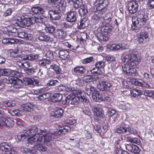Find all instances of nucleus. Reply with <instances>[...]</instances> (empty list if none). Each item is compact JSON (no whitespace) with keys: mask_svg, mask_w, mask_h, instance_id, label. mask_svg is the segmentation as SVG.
Masks as SVG:
<instances>
[{"mask_svg":"<svg viewBox=\"0 0 154 154\" xmlns=\"http://www.w3.org/2000/svg\"><path fill=\"white\" fill-rule=\"evenodd\" d=\"M140 57L134 54H126L123 57L124 61L126 62L122 66L123 72L128 75H135L136 69L133 67L137 66L140 61Z\"/></svg>","mask_w":154,"mask_h":154,"instance_id":"1","label":"nucleus"},{"mask_svg":"<svg viewBox=\"0 0 154 154\" xmlns=\"http://www.w3.org/2000/svg\"><path fill=\"white\" fill-rule=\"evenodd\" d=\"M84 93L79 91L77 93V96L75 95V93H73L72 94L66 96L65 100L62 101V103L64 105H77L80 100L85 103H88L89 100L84 96Z\"/></svg>","mask_w":154,"mask_h":154,"instance_id":"2","label":"nucleus"},{"mask_svg":"<svg viewBox=\"0 0 154 154\" xmlns=\"http://www.w3.org/2000/svg\"><path fill=\"white\" fill-rule=\"evenodd\" d=\"M148 17L145 15L139 14L137 17L133 16L132 18V23L131 28L132 30H137L143 27L146 28L145 24L147 20Z\"/></svg>","mask_w":154,"mask_h":154,"instance_id":"3","label":"nucleus"},{"mask_svg":"<svg viewBox=\"0 0 154 154\" xmlns=\"http://www.w3.org/2000/svg\"><path fill=\"white\" fill-rule=\"evenodd\" d=\"M25 134L28 136L33 135L35 134L41 135L43 133H45L47 132L46 129L42 130L38 128L36 125H32L29 126L25 130Z\"/></svg>","mask_w":154,"mask_h":154,"instance_id":"4","label":"nucleus"},{"mask_svg":"<svg viewBox=\"0 0 154 154\" xmlns=\"http://www.w3.org/2000/svg\"><path fill=\"white\" fill-rule=\"evenodd\" d=\"M7 82L8 84H13L14 87L16 88H20L22 86V81L17 77H9Z\"/></svg>","mask_w":154,"mask_h":154,"instance_id":"5","label":"nucleus"},{"mask_svg":"<svg viewBox=\"0 0 154 154\" xmlns=\"http://www.w3.org/2000/svg\"><path fill=\"white\" fill-rule=\"evenodd\" d=\"M77 13L75 11H70L67 13L66 20L68 22H75L77 19Z\"/></svg>","mask_w":154,"mask_h":154,"instance_id":"6","label":"nucleus"},{"mask_svg":"<svg viewBox=\"0 0 154 154\" xmlns=\"http://www.w3.org/2000/svg\"><path fill=\"white\" fill-rule=\"evenodd\" d=\"M94 114V117L98 119H101L104 116V112L102 108L97 107L93 108Z\"/></svg>","mask_w":154,"mask_h":154,"instance_id":"7","label":"nucleus"},{"mask_svg":"<svg viewBox=\"0 0 154 154\" xmlns=\"http://www.w3.org/2000/svg\"><path fill=\"white\" fill-rule=\"evenodd\" d=\"M59 10H50L48 11V13L50 16L51 20H58L60 18V12Z\"/></svg>","mask_w":154,"mask_h":154,"instance_id":"8","label":"nucleus"},{"mask_svg":"<svg viewBox=\"0 0 154 154\" xmlns=\"http://www.w3.org/2000/svg\"><path fill=\"white\" fill-rule=\"evenodd\" d=\"M149 38L148 34L146 32H141L140 33L138 41L141 43H145L148 42Z\"/></svg>","mask_w":154,"mask_h":154,"instance_id":"9","label":"nucleus"},{"mask_svg":"<svg viewBox=\"0 0 154 154\" xmlns=\"http://www.w3.org/2000/svg\"><path fill=\"white\" fill-rule=\"evenodd\" d=\"M128 10L130 13L134 14L137 11L138 5L136 2H130L128 4Z\"/></svg>","mask_w":154,"mask_h":154,"instance_id":"10","label":"nucleus"},{"mask_svg":"<svg viewBox=\"0 0 154 154\" xmlns=\"http://www.w3.org/2000/svg\"><path fill=\"white\" fill-rule=\"evenodd\" d=\"M17 24L21 27L25 28L30 26V23L28 21V18L22 19L20 17L17 18Z\"/></svg>","mask_w":154,"mask_h":154,"instance_id":"11","label":"nucleus"},{"mask_svg":"<svg viewBox=\"0 0 154 154\" xmlns=\"http://www.w3.org/2000/svg\"><path fill=\"white\" fill-rule=\"evenodd\" d=\"M2 121L3 125L7 127H12L14 124L13 119L11 117L8 118L6 116L2 119Z\"/></svg>","mask_w":154,"mask_h":154,"instance_id":"12","label":"nucleus"},{"mask_svg":"<svg viewBox=\"0 0 154 154\" xmlns=\"http://www.w3.org/2000/svg\"><path fill=\"white\" fill-rule=\"evenodd\" d=\"M111 84L106 81H100L99 84L97 85V87L98 89L102 91H105L111 86Z\"/></svg>","mask_w":154,"mask_h":154,"instance_id":"13","label":"nucleus"},{"mask_svg":"<svg viewBox=\"0 0 154 154\" xmlns=\"http://www.w3.org/2000/svg\"><path fill=\"white\" fill-rule=\"evenodd\" d=\"M125 147L129 152L135 154L139 153L140 151L138 147L132 144H127L125 145Z\"/></svg>","mask_w":154,"mask_h":154,"instance_id":"14","label":"nucleus"},{"mask_svg":"<svg viewBox=\"0 0 154 154\" xmlns=\"http://www.w3.org/2000/svg\"><path fill=\"white\" fill-rule=\"evenodd\" d=\"M105 60L103 56L99 57L95 66L96 68L98 70L100 68H104L105 66Z\"/></svg>","mask_w":154,"mask_h":154,"instance_id":"15","label":"nucleus"},{"mask_svg":"<svg viewBox=\"0 0 154 154\" xmlns=\"http://www.w3.org/2000/svg\"><path fill=\"white\" fill-rule=\"evenodd\" d=\"M42 137V139L44 138L43 143L45 145L48 146H51V145L52 137L51 134H47L45 135L41 136Z\"/></svg>","mask_w":154,"mask_h":154,"instance_id":"16","label":"nucleus"},{"mask_svg":"<svg viewBox=\"0 0 154 154\" xmlns=\"http://www.w3.org/2000/svg\"><path fill=\"white\" fill-rule=\"evenodd\" d=\"M63 112V110L61 107H57L55 110L51 113V116L54 118H59L61 117Z\"/></svg>","mask_w":154,"mask_h":154,"instance_id":"17","label":"nucleus"},{"mask_svg":"<svg viewBox=\"0 0 154 154\" xmlns=\"http://www.w3.org/2000/svg\"><path fill=\"white\" fill-rule=\"evenodd\" d=\"M72 71L74 75H82L85 73V70L82 66H76L72 69Z\"/></svg>","mask_w":154,"mask_h":154,"instance_id":"18","label":"nucleus"},{"mask_svg":"<svg viewBox=\"0 0 154 154\" xmlns=\"http://www.w3.org/2000/svg\"><path fill=\"white\" fill-rule=\"evenodd\" d=\"M42 140V137H38L34 136L29 138L27 139L28 142L31 144H32L35 143H37L39 142H41Z\"/></svg>","mask_w":154,"mask_h":154,"instance_id":"19","label":"nucleus"},{"mask_svg":"<svg viewBox=\"0 0 154 154\" xmlns=\"http://www.w3.org/2000/svg\"><path fill=\"white\" fill-rule=\"evenodd\" d=\"M2 106L7 108L13 107L16 106V103L14 101L5 100L2 102Z\"/></svg>","mask_w":154,"mask_h":154,"instance_id":"20","label":"nucleus"},{"mask_svg":"<svg viewBox=\"0 0 154 154\" xmlns=\"http://www.w3.org/2000/svg\"><path fill=\"white\" fill-rule=\"evenodd\" d=\"M31 10L34 14L38 15H43L45 13L44 10L39 7H33L32 8Z\"/></svg>","mask_w":154,"mask_h":154,"instance_id":"21","label":"nucleus"},{"mask_svg":"<svg viewBox=\"0 0 154 154\" xmlns=\"http://www.w3.org/2000/svg\"><path fill=\"white\" fill-rule=\"evenodd\" d=\"M35 104L31 103H28L23 104L21 106V109L24 111H30L33 109V108L35 106Z\"/></svg>","mask_w":154,"mask_h":154,"instance_id":"22","label":"nucleus"},{"mask_svg":"<svg viewBox=\"0 0 154 154\" xmlns=\"http://www.w3.org/2000/svg\"><path fill=\"white\" fill-rule=\"evenodd\" d=\"M63 98V95L60 93H56L54 94L51 98V101L54 102H59Z\"/></svg>","mask_w":154,"mask_h":154,"instance_id":"23","label":"nucleus"},{"mask_svg":"<svg viewBox=\"0 0 154 154\" xmlns=\"http://www.w3.org/2000/svg\"><path fill=\"white\" fill-rule=\"evenodd\" d=\"M58 54L60 57L63 60H66L69 57V52L66 50H60Z\"/></svg>","mask_w":154,"mask_h":154,"instance_id":"24","label":"nucleus"},{"mask_svg":"<svg viewBox=\"0 0 154 154\" xmlns=\"http://www.w3.org/2000/svg\"><path fill=\"white\" fill-rule=\"evenodd\" d=\"M18 36L21 38H23L29 40H31L32 38V35L30 34H28L23 31L18 32Z\"/></svg>","mask_w":154,"mask_h":154,"instance_id":"25","label":"nucleus"},{"mask_svg":"<svg viewBox=\"0 0 154 154\" xmlns=\"http://www.w3.org/2000/svg\"><path fill=\"white\" fill-rule=\"evenodd\" d=\"M88 21L86 18H83L81 20L80 25L78 24L77 28L80 29H85L88 26Z\"/></svg>","mask_w":154,"mask_h":154,"instance_id":"26","label":"nucleus"},{"mask_svg":"<svg viewBox=\"0 0 154 154\" xmlns=\"http://www.w3.org/2000/svg\"><path fill=\"white\" fill-rule=\"evenodd\" d=\"M113 27L110 25L103 26L101 28V31L104 32L105 35L108 34L112 32Z\"/></svg>","mask_w":154,"mask_h":154,"instance_id":"27","label":"nucleus"},{"mask_svg":"<svg viewBox=\"0 0 154 154\" xmlns=\"http://www.w3.org/2000/svg\"><path fill=\"white\" fill-rule=\"evenodd\" d=\"M85 89L88 95H90L94 92L97 89L91 85H87L85 88Z\"/></svg>","mask_w":154,"mask_h":154,"instance_id":"28","label":"nucleus"},{"mask_svg":"<svg viewBox=\"0 0 154 154\" xmlns=\"http://www.w3.org/2000/svg\"><path fill=\"white\" fill-rule=\"evenodd\" d=\"M152 85V79H149L148 83L141 80L140 82L139 86L144 87L146 88H151Z\"/></svg>","mask_w":154,"mask_h":154,"instance_id":"29","label":"nucleus"},{"mask_svg":"<svg viewBox=\"0 0 154 154\" xmlns=\"http://www.w3.org/2000/svg\"><path fill=\"white\" fill-rule=\"evenodd\" d=\"M92 97L93 100L99 102L100 100H101V97L100 94L99 92L96 90L95 91L92 93Z\"/></svg>","mask_w":154,"mask_h":154,"instance_id":"30","label":"nucleus"},{"mask_svg":"<svg viewBox=\"0 0 154 154\" xmlns=\"http://www.w3.org/2000/svg\"><path fill=\"white\" fill-rule=\"evenodd\" d=\"M98 40L100 41L105 42L109 39L108 36L104 35L101 33L98 32L95 34Z\"/></svg>","mask_w":154,"mask_h":154,"instance_id":"31","label":"nucleus"},{"mask_svg":"<svg viewBox=\"0 0 154 154\" xmlns=\"http://www.w3.org/2000/svg\"><path fill=\"white\" fill-rule=\"evenodd\" d=\"M38 38L41 41L45 42L49 41L51 39V38L49 36L45 35L42 33H41L39 34Z\"/></svg>","mask_w":154,"mask_h":154,"instance_id":"32","label":"nucleus"},{"mask_svg":"<svg viewBox=\"0 0 154 154\" xmlns=\"http://www.w3.org/2000/svg\"><path fill=\"white\" fill-rule=\"evenodd\" d=\"M70 2L73 3L74 7L76 9H78L83 5L82 0H69Z\"/></svg>","mask_w":154,"mask_h":154,"instance_id":"33","label":"nucleus"},{"mask_svg":"<svg viewBox=\"0 0 154 154\" xmlns=\"http://www.w3.org/2000/svg\"><path fill=\"white\" fill-rule=\"evenodd\" d=\"M143 91L137 89H132L131 91V93L133 97H136L143 94Z\"/></svg>","mask_w":154,"mask_h":154,"instance_id":"34","label":"nucleus"},{"mask_svg":"<svg viewBox=\"0 0 154 154\" xmlns=\"http://www.w3.org/2000/svg\"><path fill=\"white\" fill-rule=\"evenodd\" d=\"M58 5L57 6V8L60 11H64L65 10V7L66 3L65 0H61L58 3Z\"/></svg>","mask_w":154,"mask_h":154,"instance_id":"35","label":"nucleus"},{"mask_svg":"<svg viewBox=\"0 0 154 154\" xmlns=\"http://www.w3.org/2000/svg\"><path fill=\"white\" fill-rule=\"evenodd\" d=\"M57 36L59 39H64L66 35V32L61 29L58 30L57 31Z\"/></svg>","mask_w":154,"mask_h":154,"instance_id":"36","label":"nucleus"},{"mask_svg":"<svg viewBox=\"0 0 154 154\" xmlns=\"http://www.w3.org/2000/svg\"><path fill=\"white\" fill-rule=\"evenodd\" d=\"M50 97V93H43L37 97V98L39 100L42 101L48 99Z\"/></svg>","mask_w":154,"mask_h":154,"instance_id":"37","label":"nucleus"},{"mask_svg":"<svg viewBox=\"0 0 154 154\" xmlns=\"http://www.w3.org/2000/svg\"><path fill=\"white\" fill-rule=\"evenodd\" d=\"M71 130L70 127L67 126H64L59 128V132L63 134H65Z\"/></svg>","mask_w":154,"mask_h":154,"instance_id":"38","label":"nucleus"},{"mask_svg":"<svg viewBox=\"0 0 154 154\" xmlns=\"http://www.w3.org/2000/svg\"><path fill=\"white\" fill-rule=\"evenodd\" d=\"M46 32L50 33H53L56 30V28L53 26L51 25H47L45 28Z\"/></svg>","mask_w":154,"mask_h":154,"instance_id":"39","label":"nucleus"},{"mask_svg":"<svg viewBox=\"0 0 154 154\" xmlns=\"http://www.w3.org/2000/svg\"><path fill=\"white\" fill-rule=\"evenodd\" d=\"M79 10V13L81 16L85 15L88 12V11L86 7L83 5Z\"/></svg>","mask_w":154,"mask_h":154,"instance_id":"40","label":"nucleus"},{"mask_svg":"<svg viewBox=\"0 0 154 154\" xmlns=\"http://www.w3.org/2000/svg\"><path fill=\"white\" fill-rule=\"evenodd\" d=\"M1 75L4 76H8L11 74V70L10 69L0 68Z\"/></svg>","mask_w":154,"mask_h":154,"instance_id":"41","label":"nucleus"},{"mask_svg":"<svg viewBox=\"0 0 154 154\" xmlns=\"http://www.w3.org/2000/svg\"><path fill=\"white\" fill-rule=\"evenodd\" d=\"M116 147V154H130L125 151L122 150L119 144L117 145Z\"/></svg>","mask_w":154,"mask_h":154,"instance_id":"42","label":"nucleus"},{"mask_svg":"<svg viewBox=\"0 0 154 154\" xmlns=\"http://www.w3.org/2000/svg\"><path fill=\"white\" fill-rule=\"evenodd\" d=\"M51 69L54 70L56 72L57 74H58L61 73V69L60 68L59 66L54 64L51 65L50 66Z\"/></svg>","mask_w":154,"mask_h":154,"instance_id":"43","label":"nucleus"},{"mask_svg":"<svg viewBox=\"0 0 154 154\" xmlns=\"http://www.w3.org/2000/svg\"><path fill=\"white\" fill-rule=\"evenodd\" d=\"M105 0H99L98 1V7H97V10H99L100 11V14H103V12H105V9L103 8V7H101V8H99L100 7V5L101 6L103 4Z\"/></svg>","mask_w":154,"mask_h":154,"instance_id":"44","label":"nucleus"},{"mask_svg":"<svg viewBox=\"0 0 154 154\" xmlns=\"http://www.w3.org/2000/svg\"><path fill=\"white\" fill-rule=\"evenodd\" d=\"M41 143H38L35 146V148L39 151H45L47 150L46 148L41 144Z\"/></svg>","mask_w":154,"mask_h":154,"instance_id":"45","label":"nucleus"},{"mask_svg":"<svg viewBox=\"0 0 154 154\" xmlns=\"http://www.w3.org/2000/svg\"><path fill=\"white\" fill-rule=\"evenodd\" d=\"M28 67L24 69V72L28 75H32L35 72V69L33 68H28Z\"/></svg>","mask_w":154,"mask_h":154,"instance_id":"46","label":"nucleus"},{"mask_svg":"<svg viewBox=\"0 0 154 154\" xmlns=\"http://www.w3.org/2000/svg\"><path fill=\"white\" fill-rule=\"evenodd\" d=\"M22 111L18 110H11L9 112L13 116H19L21 115Z\"/></svg>","mask_w":154,"mask_h":154,"instance_id":"47","label":"nucleus"},{"mask_svg":"<svg viewBox=\"0 0 154 154\" xmlns=\"http://www.w3.org/2000/svg\"><path fill=\"white\" fill-rule=\"evenodd\" d=\"M128 79L129 81L128 80L127 81L129 83H131V84L136 85H139L140 81L137 79L133 78L129 79Z\"/></svg>","mask_w":154,"mask_h":154,"instance_id":"48","label":"nucleus"},{"mask_svg":"<svg viewBox=\"0 0 154 154\" xmlns=\"http://www.w3.org/2000/svg\"><path fill=\"white\" fill-rule=\"evenodd\" d=\"M128 131V128H127L125 127H120L116 129V132L119 133H124L127 132Z\"/></svg>","mask_w":154,"mask_h":154,"instance_id":"49","label":"nucleus"},{"mask_svg":"<svg viewBox=\"0 0 154 154\" xmlns=\"http://www.w3.org/2000/svg\"><path fill=\"white\" fill-rule=\"evenodd\" d=\"M128 140L129 142L132 143H135L137 144L140 143V140L136 137H128Z\"/></svg>","mask_w":154,"mask_h":154,"instance_id":"50","label":"nucleus"},{"mask_svg":"<svg viewBox=\"0 0 154 154\" xmlns=\"http://www.w3.org/2000/svg\"><path fill=\"white\" fill-rule=\"evenodd\" d=\"M103 18L104 20V22L106 24H109L111 22L112 20V18L109 16V14H108L105 16L103 17Z\"/></svg>","mask_w":154,"mask_h":154,"instance_id":"51","label":"nucleus"},{"mask_svg":"<svg viewBox=\"0 0 154 154\" xmlns=\"http://www.w3.org/2000/svg\"><path fill=\"white\" fill-rule=\"evenodd\" d=\"M94 75L85 76L83 78V79L85 80L86 82H89L92 81L94 80Z\"/></svg>","mask_w":154,"mask_h":154,"instance_id":"52","label":"nucleus"},{"mask_svg":"<svg viewBox=\"0 0 154 154\" xmlns=\"http://www.w3.org/2000/svg\"><path fill=\"white\" fill-rule=\"evenodd\" d=\"M7 30L8 32L12 33H17L18 32L17 29L13 26H11L8 27L7 28Z\"/></svg>","mask_w":154,"mask_h":154,"instance_id":"53","label":"nucleus"},{"mask_svg":"<svg viewBox=\"0 0 154 154\" xmlns=\"http://www.w3.org/2000/svg\"><path fill=\"white\" fill-rule=\"evenodd\" d=\"M143 94L149 97H151L152 98L154 91H152L146 90L145 91H143Z\"/></svg>","mask_w":154,"mask_h":154,"instance_id":"54","label":"nucleus"},{"mask_svg":"<svg viewBox=\"0 0 154 154\" xmlns=\"http://www.w3.org/2000/svg\"><path fill=\"white\" fill-rule=\"evenodd\" d=\"M66 91L69 92H75L76 93H77L76 88L70 85L66 86Z\"/></svg>","mask_w":154,"mask_h":154,"instance_id":"55","label":"nucleus"},{"mask_svg":"<svg viewBox=\"0 0 154 154\" xmlns=\"http://www.w3.org/2000/svg\"><path fill=\"white\" fill-rule=\"evenodd\" d=\"M38 54H30V61H35L38 59Z\"/></svg>","mask_w":154,"mask_h":154,"instance_id":"56","label":"nucleus"},{"mask_svg":"<svg viewBox=\"0 0 154 154\" xmlns=\"http://www.w3.org/2000/svg\"><path fill=\"white\" fill-rule=\"evenodd\" d=\"M25 131L24 130V133L22 134H19L17 136V137L19 140H23L26 139V137L28 136L26 134H25Z\"/></svg>","mask_w":154,"mask_h":154,"instance_id":"57","label":"nucleus"},{"mask_svg":"<svg viewBox=\"0 0 154 154\" xmlns=\"http://www.w3.org/2000/svg\"><path fill=\"white\" fill-rule=\"evenodd\" d=\"M25 151L28 154H35L37 153V151L33 148L26 149Z\"/></svg>","mask_w":154,"mask_h":154,"instance_id":"58","label":"nucleus"},{"mask_svg":"<svg viewBox=\"0 0 154 154\" xmlns=\"http://www.w3.org/2000/svg\"><path fill=\"white\" fill-rule=\"evenodd\" d=\"M28 21L30 23V26L32 24L36 22L37 17H32L28 18Z\"/></svg>","mask_w":154,"mask_h":154,"instance_id":"59","label":"nucleus"},{"mask_svg":"<svg viewBox=\"0 0 154 154\" xmlns=\"http://www.w3.org/2000/svg\"><path fill=\"white\" fill-rule=\"evenodd\" d=\"M93 58L92 57L86 58L83 60L82 62L85 64L89 63L93 61Z\"/></svg>","mask_w":154,"mask_h":154,"instance_id":"60","label":"nucleus"},{"mask_svg":"<svg viewBox=\"0 0 154 154\" xmlns=\"http://www.w3.org/2000/svg\"><path fill=\"white\" fill-rule=\"evenodd\" d=\"M83 112L85 115L91 117L92 115V112L89 109H85L82 111Z\"/></svg>","mask_w":154,"mask_h":154,"instance_id":"61","label":"nucleus"},{"mask_svg":"<svg viewBox=\"0 0 154 154\" xmlns=\"http://www.w3.org/2000/svg\"><path fill=\"white\" fill-rule=\"evenodd\" d=\"M44 90L43 88H41L37 90H33L32 93L36 95L41 94L43 92Z\"/></svg>","mask_w":154,"mask_h":154,"instance_id":"62","label":"nucleus"},{"mask_svg":"<svg viewBox=\"0 0 154 154\" xmlns=\"http://www.w3.org/2000/svg\"><path fill=\"white\" fill-rule=\"evenodd\" d=\"M148 2V5L149 8L152 9L154 7V0H146Z\"/></svg>","mask_w":154,"mask_h":154,"instance_id":"63","label":"nucleus"},{"mask_svg":"<svg viewBox=\"0 0 154 154\" xmlns=\"http://www.w3.org/2000/svg\"><path fill=\"white\" fill-rule=\"evenodd\" d=\"M45 56L46 57L51 60H52L53 58V53L51 51H47L46 54Z\"/></svg>","mask_w":154,"mask_h":154,"instance_id":"64","label":"nucleus"}]
</instances>
